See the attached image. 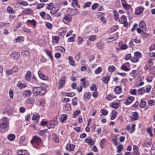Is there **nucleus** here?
I'll return each instance as SVG.
<instances>
[{"instance_id": "c9c22d12", "label": "nucleus", "mask_w": 155, "mask_h": 155, "mask_svg": "<svg viewBox=\"0 0 155 155\" xmlns=\"http://www.w3.org/2000/svg\"><path fill=\"white\" fill-rule=\"evenodd\" d=\"M15 136L13 134H10L8 136V139L10 141H12L14 140Z\"/></svg>"}, {"instance_id": "bf43d9fd", "label": "nucleus", "mask_w": 155, "mask_h": 155, "mask_svg": "<svg viewBox=\"0 0 155 155\" xmlns=\"http://www.w3.org/2000/svg\"><path fill=\"white\" fill-rule=\"evenodd\" d=\"M117 153H119L121 152L123 149V147L122 145L121 144L118 146L117 147Z\"/></svg>"}, {"instance_id": "a19ab883", "label": "nucleus", "mask_w": 155, "mask_h": 155, "mask_svg": "<svg viewBox=\"0 0 155 155\" xmlns=\"http://www.w3.org/2000/svg\"><path fill=\"white\" fill-rule=\"evenodd\" d=\"M116 96L114 95H113L111 94L108 95L106 97V99L108 101H110L112 99L116 98Z\"/></svg>"}, {"instance_id": "7c9ffc66", "label": "nucleus", "mask_w": 155, "mask_h": 155, "mask_svg": "<svg viewBox=\"0 0 155 155\" xmlns=\"http://www.w3.org/2000/svg\"><path fill=\"white\" fill-rule=\"evenodd\" d=\"M21 55L24 57H29V52L27 50H23L21 52Z\"/></svg>"}, {"instance_id": "0e129e2a", "label": "nucleus", "mask_w": 155, "mask_h": 155, "mask_svg": "<svg viewBox=\"0 0 155 155\" xmlns=\"http://www.w3.org/2000/svg\"><path fill=\"white\" fill-rule=\"evenodd\" d=\"M147 64H148L149 66L150 67L153 65V60L151 59H150L147 62Z\"/></svg>"}, {"instance_id": "37998d69", "label": "nucleus", "mask_w": 155, "mask_h": 155, "mask_svg": "<svg viewBox=\"0 0 155 155\" xmlns=\"http://www.w3.org/2000/svg\"><path fill=\"white\" fill-rule=\"evenodd\" d=\"M109 78L110 77L109 76L107 75L105 77H104L102 79V80L104 83L107 84L109 81Z\"/></svg>"}, {"instance_id": "c85d7f7f", "label": "nucleus", "mask_w": 155, "mask_h": 155, "mask_svg": "<svg viewBox=\"0 0 155 155\" xmlns=\"http://www.w3.org/2000/svg\"><path fill=\"white\" fill-rule=\"evenodd\" d=\"M52 139L56 143H58L59 142L58 137L56 134H54L52 135Z\"/></svg>"}, {"instance_id": "473e14b6", "label": "nucleus", "mask_w": 155, "mask_h": 155, "mask_svg": "<svg viewBox=\"0 0 155 155\" xmlns=\"http://www.w3.org/2000/svg\"><path fill=\"white\" fill-rule=\"evenodd\" d=\"M118 38V35L117 34H115L113 35L112 36L110 37L109 39L110 40V42L112 41L115 40L117 39Z\"/></svg>"}, {"instance_id": "7ed1b4c3", "label": "nucleus", "mask_w": 155, "mask_h": 155, "mask_svg": "<svg viewBox=\"0 0 155 155\" xmlns=\"http://www.w3.org/2000/svg\"><path fill=\"white\" fill-rule=\"evenodd\" d=\"M35 143L37 144H39L42 143V140L41 138L38 136H35L33 137L31 141V143L33 144Z\"/></svg>"}, {"instance_id": "ea45409f", "label": "nucleus", "mask_w": 155, "mask_h": 155, "mask_svg": "<svg viewBox=\"0 0 155 155\" xmlns=\"http://www.w3.org/2000/svg\"><path fill=\"white\" fill-rule=\"evenodd\" d=\"M91 97V94L90 92H87L85 93L84 96V98L85 100L89 99Z\"/></svg>"}, {"instance_id": "a211bd4d", "label": "nucleus", "mask_w": 155, "mask_h": 155, "mask_svg": "<svg viewBox=\"0 0 155 155\" xmlns=\"http://www.w3.org/2000/svg\"><path fill=\"white\" fill-rule=\"evenodd\" d=\"M85 141L90 145H93L94 143V141L90 138L86 139L85 140Z\"/></svg>"}, {"instance_id": "de8ad7c7", "label": "nucleus", "mask_w": 155, "mask_h": 155, "mask_svg": "<svg viewBox=\"0 0 155 155\" xmlns=\"http://www.w3.org/2000/svg\"><path fill=\"white\" fill-rule=\"evenodd\" d=\"M23 40V37L19 36L15 39V41L16 43L22 42Z\"/></svg>"}, {"instance_id": "c03bdc74", "label": "nucleus", "mask_w": 155, "mask_h": 155, "mask_svg": "<svg viewBox=\"0 0 155 155\" xmlns=\"http://www.w3.org/2000/svg\"><path fill=\"white\" fill-rule=\"evenodd\" d=\"M78 13V10L76 9H72L70 12V14L72 15H76Z\"/></svg>"}, {"instance_id": "bb28decb", "label": "nucleus", "mask_w": 155, "mask_h": 155, "mask_svg": "<svg viewBox=\"0 0 155 155\" xmlns=\"http://www.w3.org/2000/svg\"><path fill=\"white\" fill-rule=\"evenodd\" d=\"M139 27L145 30L146 28L145 23L143 21H141L139 24Z\"/></svg>"}, {"instance_id": "6e6552de", "label": "nucleus", "mask_w": 155, "mask_h": 155, "mask_svg": "<svg viewBox=\"0 0 155 155\" xmlns=\"http://www.w3.org/2000/svg\"><path fill=\"white\" fill-rule=\"evenodd\" d=\"M72 19L71 17L69 15H65L62 19V21L66 24V22H69Z\"/></svg>"}, {"instance_id": "c756f323", "label": "nucleus", "mask_w": 155, "mask_h": 155, "mask_svg": "<svg viewBox=\"0 0 155 155\" xmlns=\"http://www.w3.org/2000/svg\"><path fill=\"white\" fill-rule=\"evenodd\" d=\"M31 73L30 71H28L25 74V78L27 81H30L31 79Z\"/></svg>"}, {"instance_id": "b1692460", "label": "nucleus", "mask_w": 155, "mask_h": 155, "mask_svg": "<svg viewBox=\"0 0 155 155\" xmlns=\"http://www.w3.org/2000/svg\"><path fill=\"white\" fill-rule=\"evenodd\" d=\"M52 42L54 44H57L58 43L59 38L58 36H54L52 37Z\"/></svg>"}, {"instance_id": "f704fd0d", "label": "nucleus", "mask_w": 155, "mask_h": 155, "mask_svg": "<svg viewBox=\"0 0 155 155\" xmlns=\"http://www.w3.org/2000/svg\"><path fill=\"white\" fill-rule=\"evenodd\" d=\"M71 108V105L69 104H65L63 107V109L66 111L70 110Z\"/></svg>"}, {"instance_id": "5fc2aeb1", "label": "nucleus", "mask_w": 155, "mask_h": 155, "mask_svg": "<svg viewBox=\"0 0 155 155\" xmlns=\"http://www.w3.org/2000/svg\"><path fill=\"white\" fill-rule=\"evenodd\" d=\"M9 94L10 98L11 99H13L14 96V92L11 89H10L9 90Z\"/></svg>"}, {"instance_id": "f03ea898", "label": "nucleus", "mask_w": 155, "mask_h": 155, "mask_svg": "<svg viewBox=\"0 0 155 155\" xmlns=\"http://www.w3.org/2000/svg\"><path fill=\"white\" fill-rule=\"evenodd\" d=\"M33 93L35 96H41L44 95L46 92V90L44 88L39 87H35L33 89Z\"/></svg>"}, {"instance_id": "a878e982", "label": "nucleus", "mask_w": 155, "mask_h": 155, "mask_svg": "<svg viewBox=\"0 0 155 155\" xmlns=\"http://www.w3.org/2000/svg\"><path fill=\"white\" fill-rule=\"evenodd\" d=\"M45 51L47 55L50 58L52 61H53V57L52 55L51 51H49L48 50H45Z\"/></svg>"}, {"instance_id": "393cba45", "label": "nucleus", "mask_w": 155, "mask_h": 155, "mask_svg": "<svg viewBox=\"0 0 155 155\" xmlns=\"http://www.w3.org/2000/svg\"><path fill=\"white\" fill-rule=\"evenodd\" d=\"M104 44L101 42L98 43L97 44V47L98 49L103 50L104 48Z\"/></svg>"}, {"instance_id": "2eb2a0df", "label": "nucleus", "mask_w": 155, "mask_h": 155, "mask_svg": "<svg viewBox=\"0 0 155 155\" xmlns=\"http://www.w3.org/2000/svg\"><path fill=\"white\" fill-rule=\"evenodd\" d=\"M17 153L19 155H29L25 150H20L17 151Z\"/></svg>"}, {"instance_id": "680f3d73", "label": "nucleus", "mask_w": 155, "mask_h": 155, "mask_svg": "<svg viewBox=\"0 0 155 155\" xmlns=\"http://www.w3.org/2000/svg\"><path fill=\"white\" fill-rule=\"evenodd\" d=\"M65 94H66V96L68 97H73L75 95L74 93L73 92L68 93H66Z\"/></svg>"}, {"instance_id": "72a5a7b5", "label": "nucleus", "mask_w": 155, "mask_h": 155, "mask_svg": "<svg viewBox=\"0 0 155 155\" xmlns=\"http://www.w3.org/2000/svg\"><path fill=\"white\" fill-rule=\"evenodd\" d=\"M126 64H129V63L127 62L123 65L121 67V69L124 71H128L130 70V69L126 66L125 65Z\"/></svg>"}, {"instance_id": "9b49d317", "label": "nucleus", "mask_w": 155, "mask_h": 155, "mask_svg": "<svg viewBox=\"0 0 155 155\" xmlns=\"http://www.w3.org/2000/svg\"><path fill=\"white\" fill-rule=\"evenodd\" d=\"M54 8H53L51 11H50V13L52 15H55V16L56 17H60L61 15V13L60 12H57L58 9L54 10Z\"/></svg>"}, {"instance_id": "f257e3e1", "label": "nucleus", "mask_w": 155, "mask_h": 155, "mask_svg": "<svg viewBox=\"0 0 155 155\" xmlns=\"http://www.w3.org/2000/svg\"><path fill=\"white\" fill-rule=\"evenodd\" d=\"M0 132H4L8 130L9 121L6 117H3L0 120Z\"/></svg>"}, {"instance_id": "79ce46f5", "label": "nucleus", "mask_w": 155, "mask_h": 155, "mask_svg": "<svg viewBox=\"0 0 155 155\" xmlns=\"http://www.w3.org/2000/svg\"><path fill=\"white\" fill-rule=\"evenodd\" d=\"M7 11L8 13L9 14H14L15 13V11L13 10V8L10 6L7 7Z\"/></svg>"}, {"instance_id": "1a4fd4ad", "label": "nucleus", "mask_w": 155, "mask_h": 155, "mask_svg": "<svg viewBox=\"0 0 155 155\" xmlns=\"http://www.w3.org/2000/svg\"><path fill=\"white\" fill-rule=\"evenodd\" d=\"M75 145L73 144L68 143L66 146V149L67 151H72L75 148Z\"/></svg>"}, {"instance_id": "dca6fc26", "label": "nucleus", "mask_w": 155, "mask_h": 155, "mask_svg": "<svg viewBox=\"0 0 155 155\" xmlns=\"http://www.w3.org/2000/svg\"><path fill=\"white\" fill-rule=\"evenodd\" d=\"M67 115L66 114H63L61 115L59 120L61 122L64 123L67 119Z\"/></svg>"}, {"instance_id": "39448f33", "label": "nucleus", "mask_w": 155, "mask_h": 155, "mask_svg": "<svg viewBox=\"0 0 155 155\" xmlns=\"http://www.w3.org/2000/svg\"><path fill=\"white\" fill-rule=\"evenodd\" d=\"M20 57L19 54L17 52H12L10 55V58L12 60H17Z\"/></svg>"}, {"instance_id": "09e8293b", "label": "nucleus", "mask_w": 155, "mask_h": 155, "mask_svg": "<svg viewBox=\"0 0 155 155\" xmlns=\"http://www.w3.org/2000/svg\"><path fill=\"white\" fill-rule=\"evenodd\" d=\"M97 37L96 35H92L89 37L88 40L90 41H94L96 39Z\"/></svg>"}, {"instance_id": "774afa93", "label": "nucleus", "mask_w": 155, "mask_h": 155, "mask_svg": "<svg viewBox=\"0 0 155 155\" xmlns=\"http://www.w3.org/2000/svg\"><path fill=\"white\" fill-rule=\"evenodd\" d=\"M118 28L117 25H114L113 26L110 28V30L112 31H114L117 30Z\"/></svg>"}, {"instance_id": "ddd939ff", "label": "nucleus", "mask_w": 155, "mask_h": 155, "mask_svg": "<svg viewBox=\"0 0 155 155\" xmlns=\"http://www.w3.org/2000/svg\"><path fill=\"white\" fill-rule=\"evenodd\" d=\"M58 124V123L57 121L51 120L49 123V127H48V129H50V128H53L55 126H56Z\"/></svg>"}, {"instance_id": "423d86ee", "label": "nucleus", "mask_w": 155, "mask_h": 155, "mask_svg": "<svg viewBox=\"0 0 155 155\" xmlns=\"http://www.w3.org/2000/svg\"><path fill=\"white\" fill-rule=\"evenodd\" d=\"M66 78V77L65 76H63L61 78L58 83L59 86L58 87V89L61 88L63 87L65 84Z\"/></svg>"}, {"instance_id": "5701e85b", "label": "nucleus", "mask_w": 155, "mask_h": 155, "mask_svg": "<svg viewBox=\"0 0 155 155\" xmlns=\"http://www.w3.org/2000/svg\"><path fill=\"white\" fill-rule=\"evenodd\" d=\"M26 102L27 104H33L35 103V99L33 97H29L26 101Z\"/></svg>"}, {"instance_id": "4d7b16f0", "label": "nucleus", "mask_w": 155, "mask_h": 155, "mask_svg": "<svg viewBox=\"0 0 155 155\" xmlns=\"http://www.w3.org/2000/svg\"><path fill=\"white\" fill-rule=\"evenodd\" d=\"M81 113V111L80 110H76L74 113L73 115V118H75L77 116Z\"/></svg>"}, {"instance_id": "6e6d98bb", "label": "nucleus", "mask_w": 155, "mask_h": 155, "mask_svg": "<svg viewBox=\"0 0 155 155\" xmlns=\"http://www.w3.org/2000/svg\"><path fill=\"white\" fill-rule=\"evenodd\" d=\"M90 90L92 91H97V88L95 84H93L90 87Z\"/></svg>"}, {"instance_id": "aec40b11", "label": "nucleus", "mask_w": 155, "mask_h": 155, "mask_svg": "<svg viewBox=\"0 0 155 155\" xmlns=\"http://www.w3.org/2000/svg\"><path fill=\"white\" fill-rule=\"evenodd\" d=\"M122 88L119 86L116 87L114 89V91L116 94H119L121 92Z\"/></svg>"}, {"instance_id": "603ef678", "label": "nucleus", "mask_w": 155, "mask_h": 155, "mask_svg": "<svg viewBox=\"0 0 155 155\" xmlns=\"http://www.w3.org/2000/svg\"><path fill=\"white\" fill-rule=\"evenodd\" d=\"M83 38L81 36H79L78 38V45L81 44L83 41Z\"/></svg>"}, {"instance_id": "2f4dec72", "label": "nucleus", "mask_w": 155, "mask_h": 155, "mask_svg": "<svg viewBox=\"0 0 155 155\" xmlns=\"http://www.w3.org/2000/svg\"><path fill=\"white\" fill-rule=\"evenodd\" d=\"M72 1V5L73 7L76 6L78 8H79L80 7L79 5H78V0H71Z\"/></svg>"}, {"instance_id": "e2e57ef3", "label": "nucleus", "mask_w": 155, "mask_h": 155, "mask_svg": "<svg viewBox=\"0 0 155 155\" xmlns=\"http://www.w3.org/2000/svg\"><path fill=\"white\" fill-rule=\"evenodd\" d=\"M131 61L134 63L137 62L139 61V58L134 55V56L132 58L131 60Z\"/></svg>"}, {"instance_id": "13d9d810", "label": "nucleus", "mask_w": 155, "mask_h": 155, "mask_svg": "<svg viewBox=\"0 0 155 155\" xmlns=\"http://www.w3.org/2000/svg\"><path fill=\"white\" fill-rule=\"evenodd\" d=\"M134 55L136 57H137L139 59L140 58L142 57V54L141 53L139 52H136L134 53Z\"/></svg>"}, {"instance_id": "864d4df0", "label": "nucleus", "mask_w": 155, "mask_h": 155, "mask_svg": "<svg viewBox=\"0 0 155 155\" xmlns=\"http://www.w3.org/2000/svg\"><path fill=\"white\" fill-rule=\"evenodd\" d=\"M146 105V102L143 101H141L140 103V106L141 108H144Z\"/></svg>"}, {"instance_id": "20e7f679", "label": "nucleus", "mask_w": 155, "mask_h": 155, "mask_svg": "<svg viewBox=\"0 0 155 155\" xmlns=\"http://www.w3.org/2000/svg\"><path fill=\"white\" fill-rule=\"evenodd\" d=\"M119 22L120 23L123 24L125 27H127L128 26V23L127 21V18L125 15L122 16L119 20Z\"/></svg>"}, {"instance_id": "f3484780", "label": "nucleus", "mask_w": 155, "mask_h": 155, "mask_svg": "<svg viewBox=\"0 0 155 155\" xmlns=\"http://www.w3.org/2000/svg\"><path fill=\"white\" fill-rule=\"evenodd\" d=\"M134 97L132 96L129 97L125 102V104L128 105L131 104L134 100Z\"/></svg>"}, {"instance_id": "8fccbe9b", "label": "nucleus", "mask_w": 155, "mask_h": 155, "mask_svg": "<svg viewBox=\"0 0 155 155\" xmlns=\"http://www.w3.org/2000/svg\"><path fill=\"white\" fill-rule=\"evenodd\" d=\"M151 88L150 85H148L146 86V88L145 89V93H149L150 92Z\"/></svg>"}, {"instance_id": "3c124183", "label": "nucleus", "mask_w": 155, "mask_h": 155, "mask_svg": "<svg viewBox=\"0 0 155 155\" xmlns=\"http://www.w3.org/2000/svg\"><path fill=\"white\" fill-rule=\"evenodd\" d=\"M115 68L114 66H109L108 69L109 71L110 72H112L115 71Z\"/></svg>"}, {"instance_id": "4c0bfd02", "label": "nucleus", "mask_w": 155, "mask_h": 155, "mask_svg": "<svg viewBox=\"0 0 155 155\" xmlns=\"http://www.w3.org/2000/svg\"><path fill=\"white\" fill-rule=\"evenodd\" d=\"M111 114L112 115L110 117V119L111 120H113L116 117L117 113L116 110H113L112 111Z\"/></svg>"}, {"instance_id": "58836bf2", "label": "nucleus", "mask_w": 155, "mask_h": 155, "mask_svg": "<svg viewBox=\"0 0 155 155\" xmlns=\"http://www.w3.org/2000/svg\"><path fill=\"white\" fill-rule=\"evenodd\" d=\"M68 60L69 61L70 64L72 66H74L75 65V62L73 59V58L69 56L68 58Z\"/></svg>"}, {"instance_id": "412c9836", "label": "nucleus", "mask_w": 155, "mask_h": 155, "mask_svg": "<svg viewBox=\"0 0 155 155\" xmlns=\"http://www.w3.org/2000/svg\"><path fill=\"white\" fill-rule=\"evenodd\" d=\"M143 8H141L140 7H139L136 8V9L135 12L138 15H139L141 14L143 12Z\"/></svg>"}, {"instance_id": "49530a36", "label": "nucleus", "mask_w": 155, "mask_h": 155, "mask_svg": "<svg viewBox=\"0 0 155 155\" xmlns=\"http://www.w3.org/2000/svg\"><path fill=\"white\" fill-rule=\"evenodd\" d=\"M137 91L138 92V94L143 95V94L145 93L144 87L141 88L139 89Z\"/></svg>"}, {"instance_id": "a18cd8bd", "label": "nucleus", "mask_w": 155, "mask_h": 155, "mask_svg": "<svg viewBox=\"0 0 155 155\" xmlns=\"http://www.w3.org/2000/svg\"><path fill=\"white\" fill-rule=\"evenodd\" d=\"M3 155H12V153L9 150H6L3 152Z\"/></svg>"}, {"instance_id": "338daca9", "label": "nucleus", "mask_w": 155, "mask_h": 155, "mask_svg": "<svg viewBox=\"0 0 155 155\" xmlns=\"http://www.w3.org/2000/svg\"><path fill=\"white\" fill-rule=\"evenodd\" d=\"M102 71V69L101 67L98 68L95 71V73L96 74H98L100 73Z\"/></svg>"}, {"instance_id": "4be33fe9", "label": "nucleus", "mask_w": 155, "mask_h": 155, "mask_svg": "<svg viewBox=\"0 0 155 155\" xmlns=\"http://www.w3.org/2000/svg\"><path fill=\"white\" fill-rule=\"evenodd\" d=\"M17 87L20 89H23L27 87L26 84H23L20 82H19L17 84Z\"/></svg>"}, {"instance_id": "6ab92c4d", "label": "nucleus", "mask_w": 155, "mask_h": 155, "mask_svg": "<svg viewBox=\"0 0 155 155\" xmlns=\"http://www.w3.org/2000/svg\"><path fill=\"white\" fill-rule=\"evenodd\" d=\"M31 92L29 90L26 91H24L22 93L23 96L25 97L29 96L31 95Z\"/></svg>"}, {"instance_id": "052dcab7", "label": "nucleus", "mask_w": 155, "mask_h": 155, "mask_svg": "<svg viewBox=\"0 0 155 155\" xmlns=\"http://www.w3.org/2000/svg\"><path fill=\"white\" fill-rule=\"evenodd\" d=\"M113 13L114 15V18L115 20H117L118 19L119 15L117 12L114 10L113 11Z\"/></svg>"}, {"instance_id": "f8f14e48", "label": "nucleus", "mask_w": 155, "mask_h": 155, "mask_svg": "<svg viewBox=\"0 0 155 155\" xmlns=\"http://www.w3.org/2000/svg\"><path fill=\"white\" fill-rule=\"evenodd\" d=\"M135 126L136 125L134 124H132L131 127H130V125H128L127 127V130L130 133H132L135 130Z\"/></svg>"}, {"instance_id": "e433bc0d", "label": "nucleus", "mask_w": 155, "mask_h": 155, "mask_svg": "<svg viewBox=\"0 0 155 155\" xmlns=\"http://www.w3.org/2000/svg\"><path fill=\"white\" fill-rule=\"evenodd\" d=\"M132 119L134 120H136L138 119V116L136 112H134L132 113Z\"/></svg>"}, {"instance_id": "9d476101", "label": "nucleus", "mask_w": 155, "mask_h": 155, "mask_svg": "<svg viewBox=\"0 0 155 155\" xmlns=\"http://www.w3.org/2000/svg\"><path fill=\"white\" fill-rule=\"evenodd\" d=\"M38 74L39 78L42 80H47L48 79V77L45 75L43 73L40 71H38Z\"/></svg>"}, {"instance_id": "4468645a", "label": "nucleus", "mask_w": 155, "mask_h": 155, "mask_svg": "<svg viewBox=\"0 0 155 155\" xmlns=\"http://www.w3.org/2000/svg\"><path fill=\"white\" fill-rule=\"evenodd\" d=\"M22 12L26 15H32L33 14V12L32 10L29 8L24 10H23Z\"/></svg>"}, {"instance_id": "cd10ccee", "label": "nucleus", "mask_w": 155, "mask_h": 155, "mask_svg": "<svg viewBox=\"0 0 155 155\" xmlns=\"http://www.w3.org/2000/svg\"><path fill=\"white\" fill-rule=\"evenodd\" d=\"M27 23L31 24L34 27H35L36 26L37 22L34 19H33L32 20H28L26 21V23Z\"/></svg>"}, {"instance_id": "0eeeda50", "label": "nucleus", "mask_w": 155, "mask_h": 155, "mask_svg": "<svg viewBox=\"0 0 155 155\" xmlns=\"http://www.w3.org/2000/svg\"><path fill=\"white\" fill-rule=\"evenodd\" d=\"M121 3L123 7L126 10H129L131 6L130 4H127L125 0H121Z\"/></svg>"}, {"instance_id": "69168bd1", "label": "nucleus", "mask_w": 155, "mask_h": 155, "mask_svg": "<svg viewBox=\"0 0 155 155\" xmlns=\"http://www.w3.org/2000/svg\"><path fill=\"white\" fill-rule=\"evenodd\" d=\"M148 104L150 106H152L154 105L155 102L153 100H149L148 101Z\"/></svg>"}]
</instances>
